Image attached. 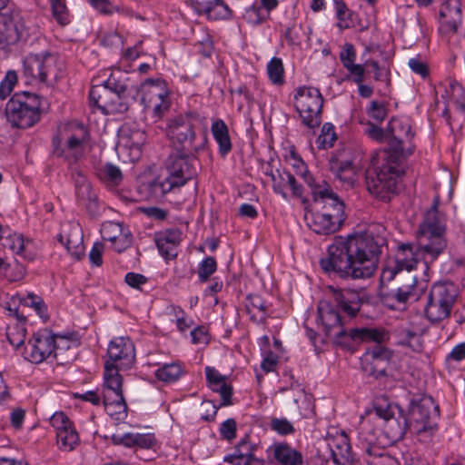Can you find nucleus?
<instances>
[{
  "label": "nucleus",
  "mask_w": 465,
  "mask_h": 465,
  "mask_svg": "<svg viewBox=\"0 0 465 465\" xmlns=\"http://www.w3.org/2000/svg\"><path fill=\"white\" fill-rule=\"evenodd\" d=\"M386 247L385 227L370 224L363 231L336 236L319 263L323 272H333L341 279H368L375 273Z\"/></svg>",
  "instance_id": "nucleus-1"
},
{
  "label": "nucleus",
  "mask_w": 465,
  "mask_h": 465,
  "mask_svg": "<svg viewBox=\"0 0 465 465\" xmlns=\"http://www.w3.org/2000/svg\"><path fill=\"white\" fill-rule=\"evenodd\" d=\"M420 259L424 261L426 267L431 262L430 257L420 249L419 240L416 248L411 243H402L398 247L394 261L382 270V281L398 279L401 282L392 294L397 302L403 303L411 299L416 301L425 292L427 283L419 282L416 276L410 273Z\"/></svg>",
  "instance_id": "nucleus-2"
},
{
  "label": "nucleus",
  "mask_w": 465,
  "mask_h": 465,
  "mask_svg": "<svg viewBox=\"0 0 465 465\" xmlns=\"http://www.w3.org/2000/svg\"><path fill=\"white\" fill-rule=\"evenodd\" d=\"M198 153L174 150V153L168 158L166 165L168 175L164 179L156 178L145 184L149 196L153 199H160L196 176L197 166L199 165Z\"/></svg>",
  "instance_id": "nucleus-3"
},
{
  "label": "nucleus",
  "mask_w": 465,
  "mask_h": 465,
  "mask_svg": "<svg viewBox=\"0 0 465 465\" xmlns=\"http://www.w3.org/2000/svg\"><path fill=\"white\" fill-rule=\"evenodd\" d=\"M362 302L361 292L351 289L334 292L333 302L321 301L318 304V321L325 334L330 337L345 324V317L340 313V310L349 318L355 317Z\"/></svg>",
  "instance_id": "nucleus-4"
},
{
  "label": "nucleus",
  "mask_w": 465,
  "mask_h": 465,
  "mask_svg": "<svg viewBox=\"0 0 465 465\" xmlns=\"http://www.w3.org/2000/svg\"><path fill=\"white\" fill-rule=\"evenodd\" d=\"M324 201L322 212L312 213L305 216L308 227L320 235L336 232L345 221L344 203L332 190L325 185L314 191Z\"/></svg>",
  "instance_id": "nucleus-5"
},
{
  "label": "nucleus",
  "mask_w": 465,
  "mask_h": 465,
  "mask_svg": "<svg viewBox=\"0 0 465 465\" xmlns=\"http://www.w3.org/2000/svg\"><path fill=\"white\" fill-rule=\"evenodd\" d=\"M128 84L122 79L121 72L111 73L102 84L93 85L89 92L91 106L104 114L123 113L128 109Z\"/></svg>",
  "instance_id": "nucleus-6"
},
{
  "label": "nucleus",
  "mask_w": 465,
  "mask_h": 465,
  "mask_svg": "<svg viewBox=\"0 0 465 465\" xmlns=\"http://www.w3.org/2000/svg\"><path fill=\"white\" fill-rule=\"evenodd\" d=\"M202 118L195 112L179 114L169 119L167 124L168 135L172 140L174 150H186L191 152L203 151L207 143V134H196L197 126Z\"/></svg>",
  "instance_id": "nucleus-7"
},
{
  "label": "nucleus",
  "mask_w": 465,
  "mask_h": 465,
  "mask_svg": "<svg viewBox=\"0 0 465 465\" xmlns=\"http://www.w3.org/2000/svg\"><path fill=\"white\" fill-rule=\"evenodd\" d=\"M403 173L401 161L390 155L381 156V164L374 163L366 171L368 191L382 201H389L396 193L397 179Z\"/></svg>",
  "instance_id": "nucleus-8"
},
{
  "label": "nucleus",
  "mask_w": 465,
  "mask_h": 465,
  "mask_svg": "<svg viewBox=\"0 0 465 465\" xmlns=\"http://www.w3.org/2000/svg\"><path fill=\"white\" fill-rule=\"evenodd\" d=\"M446 226L436 207L431 208L425 215L423 223L418 231V240L420 249L430 257V262L436 261L448 246L445 237Z\"/></svg>",
  "instance_id": "nucleus-9"
},
{
  "label": "nucleus",
  "mask_w": 465,
  "mask_h": 465,
  "mask_svg": "<svg viewBox=\"0 0 465 465\" xmlns=\"http://www.w3.org/2000/svg\"><path fill=\"white\" fill-rule=\"evenodd\" d=\"M40 100L33 93L15 94L5 104L6 121L14 128L26 129L40 120Z\"/></svg>",
  "instance_id": "nucleus-10"
},
{
  "label": "nucleus",
  "mask_w": 465,
  "mask_h": 465,
  "mask_svg": "<svg viewBox=\"0 0 465 465\" xmlns=\"http://www.w3.org/2000/svg\"><path fill=\"white\" fill-rule=\"evenodd\" d=\"M23 76L27 84L44 83L53 84L62 76L58 58L49 52L29 54L23 60Z\"/></svg>",
  "instance_id": "nucleus-11"
},
{
  "label": "nucleus",
  "mask_w": 465,
  "mask_h": 465,
  "mask_svg": "<svg viewBox=\"0 0 465 465\" xmlns=\"http://www.w3.org/2000/svg\"><path fill=\"white\" fill-rule=\"evenodd\" d=\"M440 415L439 406L432 398H423L411 406L410 417V430L416 434L421 442H428L438 430L436 418Z\"/></svg>",
  "instance_id": "nucleus-12"
},
{
  "label": "nucleus",
  "mask_w": 465,
  "mask_h": 465,
  "mask_svg": "<svg viewBox=\"0 0 465 465\" xmlns=\"http://www.w3.org/2000/svg\"><path fill=\"white\" fill-rule=\"evenodd\" d=\"M389 150L382 154L401 161L412 154L415 145L412 143L414 133L411 131V121L406 117H394L388 126Z\"/></svg>",
  "instance_id": "nucleus-13"
},
{
  "label": "nucleus",
  "mask_w": 465,
  "mask_h": 465,
  "mask_svg": "<svg viewBox=\"0 0 465 465\" xmlns=\"http://www.w3.org/2000/svg\"><path fill=\"white\" fill-rule=\"evenodd\" d=\"M295 108L302 124L310 129L318 127L322 123L323 97L318 88L299 87L294 94Z\"/></svg>",
  "instance_id": "nucleus-14"
},
{
  "label": "nucleus",
  "mask_w": 465,
  "mask_h": 465,
  "mask_svg": "<svg viewBox=\"0 0 465 465\" xmlns=\"http://www.w3.org/2000/svg\"><path fill=\"white\" fill-rule=\"evenodd\" d=\"M140 92L141 102L153 117L160 119L169 110L171 103L165 81L159 78L146 79L141 84Z\"/></svg>",
  "instance_id": "nucleus-15"
},
{
  "label": "nucleus",
  "mask_w": 465,
  "mask_h": 465,
  "mask_svg": "<svg viewBox=\"0 0 465 465\" xmlns=\"http://www.w3.org/2000/svg\"><path fill=\"white\" fill-rule=\"evenodd\" d=\"M455 297V290L451 285L445 283L434 284L429 293L425 306V314L429 321L438 322L449 317Z\"/></svg>",
  "instance_id": "nucleus-16"
},
{
  "label": "nucleus",
  "mask_w": 465,
  "mask_h": 465,
  "mask_svg": "<svg viewBox=\"0 0 465 465\" xmlns=\"http://www.w3.org/2000/svg\"><path fill=\"white\" fill-rule=\"evenodd\" d=\"M384 337L385 332L378 329L352 328L348 331L344 325L330 336L337 346L351 352L355 351L361 342L374 341L380 343L384 340Z\"/></svg>",
  "instance_id": "nucleus-17"
},
{
  "label": "nucleus",
  "mask_w": 465,
  "mask_h": 465,
  "mask_svg": "<svg viewBox=\"0 0 465 465\" xmlns=\"http://www.w3.org/2000/svg\"><path fill=\"white\" fill-rule=\"evenodd\" d=\"M59 344L55 336L47 329L35 332L25 348L26 359L33 363H41L50 356L57 359Z\"/></svg>",
  "instance_id": "nucleus-18"
},
{
  "label": "nucleus",
  "mask_w": 465,
  "mask_h": 465,
  "mask_svg": "<svg viewBox=\"0 0 465 465\" xmlns=\"http://www.w3.org/2000/svg\"><path fill=\"white\" fill-rule=\"evenodd\" d=\"M375 415L383 420V430L386 435L392 440H401L407 430H410L408 417L397 405L388 404L374 406Z\"/></svg>",
  "instance_id": "nucleus-19"
},
{
  "label": "nucleus",
  "mask_w": 465,
  "mask_h": 465,
  "mask_svg": "<svg viewBox=\"0 0 465 465\" xmlns=\"http://www.w3.org/2000/svg\"><path fill=\"white\" fill-rule=\"evenodd\" d=\"M50 423L56 433V443L59 450L71 451L79 444V435L69 418L63 412H54Z\"/></svg>",
  "instance_id": "nucleus-20"
},
{
  "label": "nucleus",
  "mask_w": 465,
  "mask_h": 465,
  "mask_svg": "<svg viewBox=\"0 0 465 465\" xmlns=\"http://www.w3.org/2000/svg\"><path fill=\"white\" fill-rule=\"evenodd\" d=\"M107 355L109 359L105 361V364L128 370L135 361L134 345L129 338L116 337L110 341Z\"/></svg>",
  "instance_id": "nucleus-21"
},
{
  "label": "nucleus",
  "mask_w": 465,
  "mask_h": 465,
  "mask_svg": "<svg viewBox=\"0 0 465 465\" xmlns=\"http://www.w3.org/2000/svg\"><path fill=\"white\" fill-rule=\"evenodd\" d=\"M87 138V131L84 126H79L76 133L71 134L61 147L62 141L56 136L53 138L54 154L57 157H64L69 163L77 162L84 153V144Z\"/></svg>",
  "instance_id": "nucleus-22"
},
{
  "label": "nucleus",
  "mask_w": 465,
  "mask_h": 465,
  "mask_svg": "<svg viewBox=\"0 0 465 465\" xmlns=\"http://www.w3.org/2000/svg\"><path fill=\"white\" fill-rule=\"evenodd\" d=\"M29 35V28L21 17L0 14V46L26 41Z\"/></svg>",
  "instance_id": "nucleus-23"
},
{
  "label": "nucleus",
  "mask_w": 465,
  "mask_h": 465,
  "mask_svg": "<svg viewBox=\"0 0 465 465\" xmlns=\"http://www.w3.org/2000/svg\"><path fill=\"white\" fill-rule=\"evenodd\" d=\"M391 359V352L386 348L376 344L369 349L361 358L362 371L369 376L378 379L386 375Z\"/></svg>",
  "instance_id": "nucleus-24"
},
{
  "label": "nucleus",
  "mask_w": 465,
  "mask_h": 465,
  "mask_svg": "<svg viewBox=\"0 0 465 465\" xmlns=\"http://www.w3.org/2000/svg\"><path fill=\"white\" fill-rule=\"evenodd\" d=\"M461 21L460 0H446L440 10V30L443 34H454Z\"/></svg>",
  "instance_id": "nucleus-25"
},
{
  "label": "nucleus",
  "mask_w": 465,
  "mask_h": 465,
  "mask_svg": "<svg viewBox=\"0 0 465 465\" xmlns=\"http://www.w3.org/2000/svg\"><path fill=\"white\" fill-rule=\"evenodd\" d=\"M281 465H302L303 456L286 441L273 442L267 450Z\"/></svg>",
  "instance_id": "nucleus-26"
},
{
  "label": "nucleus",
  "mask_w": 465,
  "mask_h": 465,
  "mask_svg": "<svg viewBox=\"0 0 465 465\" xmlns=\"http://www.w3.org/2000/svg\"><path fill=\"white\" fill-rule=\"evenodd\" d=\"M182 232L178 229L165 230L155 233V243L160 254L164 259H174L177 256V246L181 242Z\"/></svg>",
  "instance_id": "nucleus-27"
},
{
  "label": "nucleus",
  "mask_w": 465,
  "mask_h": 465,
  "mask_svg": "<svg viewBox=\"0 0 465 465\" xmlns=\"http://www.w3.org/2000/svg\"><path fill=\"white\" fill-rule=\"evenodd\" d=\"M331 458L337 465H355V460L347 435L341 433L328 443Z\"/></svg>",
  "instance_id": "nucleus-28"
},
{
  "label": "nucleus",
  "mask_w": 465,
  "mask_h": 465,
  "mask_svg": "<svg viewBox=\"0 0 465 465\" xmlns=\"http://www.w3.org/2000/svg\"><path fill=\"white\" fill-rule=\"evenodd\" d=\"M330 169L334 176L346 188H351L356 183L357 171L351 161H340L332 159L330 162Z\"/></svg>",
  "instance_id": "nucleus-29"
},
{
  "label": "nucleus",
  "mask_w": 465,
  "mask_h": 465,
  "mask_svg": "<svg viewBox=\"0 0 465 465\" xmlns=\"http://www.w3.org/2000/svg\"><path fill=\"white\" fill-rule=\"evenodd\" d=\"M120 368L111 364H104V390L103 398L104 401L111 400L114 395L124 396L122 391V376L119 374Z\"/></svg>",
  "instance_id": "nucleus-30"
},
{
  "label": "nucleus",
  "mask_w": 465,
  "mask_h": 465,
  "mask_svg": "<svg viewBox=\"0 0 465 465\" xmlns=\"http://www.w3.org/2000/svg\"><path fill=\"white\" fill-rule=\"evenodd\" d=\"M112 440L115 444H121L128 448L137 446L142 449H151L156 442L154 435L151 433L142 434L128 432L124 434H114Z\"/></svg>",
  "instance_id": "nucleus-31"
},
{
  "label": "nucleus",
  "mask_w": 465,
  "mask_h": 465,
  "mask_svg": "<svg viewBox=\"0 0 465 465\" xmlns=\"http://www.w3.org/2000/svg\"><path fill=\"white\" fill-rule=\"evenodd\" d=\"M211 131L213 136L219 145V153L222 156H226L232 150V143L229 135V130L222 119L213 122Z\"/></svg>",
  "instance_id": "nucleus-32"
},
{
  "label": "nucleus",
  "mask_w": 465,
  "mask_h": 465,
  "mask_svg": "<svg viewBox=\"0 0 465 465\" xmlns=\"http://www.w3.org/2000/svg\"><path fill=\"white\" fill-rule=\"evenodd\" d=\"M289 186L292 193L296 197H301L303 193L302 186L299 184L295 177L286 170H282L280 174V180L275 184V193L281 194V196L287 200L288 194L285 192V187Z\"/></svg>",
  "instance_id": "nucleus-33"
},
{
  "label": "nucleus",
  "mask_w": 465,
  "mask_h": 465,
  "mask_svg": "<svg viewBox=\"0 0 465 465\" xmlns=\"http://www.w3.org/2000/svg\"><path fill=\"white\" fill-rule=\"evenodd\" d=\"M246 311L251 315V319L262 323L266 320V306L262 298L257 294H250L246 299Z\"/></svg>",
  "instance_id": "nucleus-34"
},
{
  "label": "nucleus",
  "mask_w": 465,
  "mask_h": 465,
  "mask_svg": "<svg viewBox=\"0 0 465 465\" xmlns=\"http://www.w3.org/2000/svg\"><path fill=\"white\" fill-rule=\"evenodd\" d=\"M105 411L116 420H123L127 417V404L124 396L114 395L111 400L104 401L103 398Z\"/></svg>",
  "instance_id": "nucleus-35"
},
{
  "label": "nucleus",
  "mask_w": 465,
  "mask_h": 465,
  "mask_svg": "<svg viewBox=\"0 0 465 465\" xmlns=\"http://www.w3.org/2000/svg\"><path fill=\"white\" fill-rule=\"evenodd\" d=\"M0 240L5 248H8L16 254H22L25 245L21 234L13 232L9 227H3L0 232Z\"/></svg>",
  "instance_id": "nucleus-36"
},
{
  "label": "nucleus",
  "mask_w": 465,
  "mask_h": 465,
  "mask_svg": "<svg viewBox=\"0 0 465 465\" xmlns=\"http://www.w3.org/2000/svg\"><path fill=\"white\" fill-rule=\"evenodd\" d=\"M96 174L102 182L113 186L118 185L123 180L120 168L110 163L98 167Z\"/></svg>",
  "instance_id": "nucleus-37"
},
{
  "label": "nucleus",
  "mask_w": 465,
  "mask_h": 465,
  "mask_svg": "<svg viewBox=\"0 0 465 465\" xmlns=\"http://www.w3.org/2000/svg\"><path fill=\"white\" fill-rule=\"evenodd\" d=\"M205 15L210 20H228L232 16V9L223 0L208 2Z\"/></svg>",
  "instance_id": "nucleus-38"
},
{
  "label": "nucleus",
  "mask_w": 465,
  "mask_h": 465,
  "mask_svg": "<svg viewBox=\"0 0 465 465\" xmlns=\"http://www.w3.org/2000/svg\"><path fill=\"white\" fill-rule=\"evenodd\" d=\"M182 369L178 363H165L155 371V376L159 381L173 382L179 379Z\"/></svg>",
  "instance_id": "nucleus-39"
},
{
  "label": "nucleus",
  "mask_w": 465,
  "mask_h": 465,
  "mask_svg": "<svg viewBox=\"0 0 465 465\" xmlns=\"http://www.w3.org/2000/svg\"><path fill=\"white\" fill-rule=\"evenodd\" d=\"M74 231V234L70 233L67 237L65 248L73 257L80 260L84 255L83 237L76 228Z\"/></svg>",
  "instance_id": "nucleus-40"
},
{
  "label": "nucleus",
  "mask_w": 465,
  "mask_h": 465,
  "mask_svg": "<svg viewBox=\"0 0 465 465\" xmlns=\"http://www.w3.org/2000/svg\"><path fill=\"white\" fill-rule=\"evenodd\" d=\"M17 299L20 304L33 308L41 318L46 316L47 308L40 296L33 292H28L26 296L21 297L17 295Z\"/></svg>",
  "instance_id": "nucleus-41"
},
{
  "label": "nucleus",
  "mask_w": 465,
  "mask_h": 465,
  "mask_svg": "<svg viewBox=\"0 0 465 465\" xmlns=\"http://www.w3.org/2000/svg\"><path fill=\"white\" fill-rule=\"evenodd\" d=\"M53 17L61 25H68L70 20L69 11L64 0H50Z\"/></svg>",
  "instance_id": "nucleus-42"
},
{
  "label": "nucleus",
  "mask_w": 465,
  "mask_h": 465,
  "mask_svg": "<svg viewBox=\"0 0 465 465\" xmlns=\"http://www.w3.org/2000/svg\"><path fill=\"white\" fill-rule=\"evenodd\" d=\"M337 139L334 126L331 123H325L322 125L321 134L317 138V144L319 149L330 148L333 145Z\"/></svg>",
  "instance_id": "nucleus-43"
},
{
  "label": "nucleus",
  "mask_w": 465,
  "mask_h": 465,
  "mask_svg": "<svg viewBox=\"0 0 465 465\" xmlns=\"http://www.w3.org/2000/svg\"><path fill=\"white\" fill-rule=\"evenodd\" d=\"M283 64L280 58L273 57L267 64V74L269 79L274 84H281L283 83Z\"/></svg>",
  "instance_id": "nucleus-44"
},
{
  "label": "nucleus",
  "mask_w": 465,
  "mask_h": 465,
  "mask_svg": "<svg viewBox=\"0 0 465 465\" xmlns=\"http://www.w3.org/2000/svg\"><path fill=\"white\" fill-rule=\"evenodd\" d=\"M270 16L262 12V8L256 5H252L245 9L242 15L243 20L251 25H259L267 20Z\"/></svg>",
  "instance_id": "nucleus-45"
},
{
  "label": "nucleus",
  "mask_w": 465,
  "mask_h": 465,
  "mask_svg": "<svg viewBox=\"0 0 465 465\" xmlns=\"http://www.w3.org/2000/svg\"><path fill=\"white\" fill-rule=\"evenodd\" d=\"M293 160L294 162L292 166L296 172V174L300 175L304 180V182L312 189L313 193L316 189L323 188L321 185L315 184L314 178L308 172L305 163L301 158H293Z\"/></svg>",
  "instance_id": "nucleus-46"
},
{
  "label": "nucleus",
  "mask_w": 465,
  "mask_h": 465,
  "mask_svg": "<svg viewBox=\"0 0 465 465\" xmlns=\"http://www.w3.org/2000/svg\"><path fill=\"white\" fill-rule=\"evenodd\" d=\"M124 231L123 225L115 222H105L101 228V234L104 241H114Z\"/></svg>",
  "instance_id": "nucleus-47"
},
{
  "label": "nucleus",
  "mask_w": 465,
  "mask_h": 465,
  "mask_svg": "<svg viewBox=\"0 0 465 465\" xmlns=\"http://www.w3.org/2000/svg\"><path fill=\"white\" fill-rule=\"evenodd\" d=\"M270 429L281 436L291 435L295 431L293 425L285 418H272Z\"/></svg>",
  "instance_id": "nucleus-48"
},
{
  "label": "nucleus",
  "mask_w": 465,
  "mask_h": 465,
  "mask_svg": "<svg viewBox=\"0 0 465 465\" xmlns=\"http://www.w3.org/2000/svg\"><path fill=\"white\" fill-rule=\"evenodd\" d=\"M17 79L15 71L10 70L6 73L5 78L0 83V99L5 100L10 95L17 83Z\"/></svg>",
  "instance_id": "nucleus-49"
},
{
  "label": "nucleus",
  "mask_w": 465,
  "mask_h": 465,
  "mask_svg": "<svg viewBox=\"0 0 465 465\" xmlns=\"http://www.w3.org/2000/svg\"><path fill=\"white\" fill-rule=\"evenodd\" d=\"M217 263L213 257H206L199 264L198 276L202 282H206L209 277L216 271Z\"/></svg>",
  "instance_id": "nucleus-50"
},
{
  "label": "nucleus",
  "mask_w": 465,
  "mask_h": 465,
  "mask_svg": "<svg viewBox=\"0 0 465 465\" xmlns=\"http://www.w3.org/2000/svg\"><path fill=\"white\" fill-rule=\"evenodd\" d=\"M334 5L336 10V16L339 20L337 25L341 29L349 28L351 25V21L349 19V16L351 15L348 14V8L345 3L341 0H335Z\"/></svg>",
  "instance_id": "nucleus-51"
},
{
  "label": "nucleus",
  "mask_w": 465,
  "mask_h": 465,
  "mask_svg": "<svg viewBox=\"0 0 465 465\" xmlns=\"http://www.w3.org/2000/svg\"><path fill=\"white\" fill-rule=\"evenodd\" d=\"M212 391L218 392L221 396L220 406H230L232 405V387L227 384L226 381L220 383L219 385L209 386Z\"/></svg>",
  "instance_id": "nucleus-52"
},
{
  "label": "nucleus",
  "mask_w": 465,
  "mask_h": 465,
  "mask_svg": "<svg viewBox=\"0 0 465 465\" xmlns=\"http://www.w3.org/2000/svg\"><path fill=\"white\" fill-rule=\"evenodd\" d=\"M367 114L373 120L381 123L387 116V110L384 104L378 101H371L369 108L367 109Z\"/></svg>",
  "instance_id": "nucleus-53"
},
{
  "label": "nucleus",
  "mask_w": 465,
  "mask_h": 465,
  "mask_svg": "<svg viewBox=\"0 0 465 465\" xmlns=\"http://www.w3.org/2000/svg\"><path fill=\"white\" fill-rule=\"evenodd\" d=\"M365 133L372 140L377 142H386L389 144L388 129L383 130L372 123H368Z\"/></svg>",
  "instance_id": "nucleus-54"
},
{
  "label": "nucleus",
  "mask_w": 465,
  "mask_h": 465,
  "mask_svg": "<svg viewBox=\"0 0 465 465\" xmlns=\"http://www.w3.org/2000/svg\"><path fill=\"white\" fill-rule=\"evenodd\" d=\"M339 57L343 67L355 63L356 51L354 45L351 43H345L342 46Z\"/></svg>",
  "instance_id": "nucleus-55"
},
{
  "label": "nucleus",
  "mask_w": 465,
  "mask_h": 465,
  "mask_svg": "<svg viewBox=\"0 0 465 465\" xmlns=\"http://www.w3.org/2000/svg\"><path fill=\"white\" fill-rule=\"evenodd\" d=\"M408 65L414 74L420 75L422 78L429 75V67L420 56L409 59Z\"/></svg>",
  "instance_id": "nucleus-56"
},
{
  "label": "nucleus",
  "mask_w": 465,
  "mask_h": 465,
  "mask_svg": "<svg viewBox=\"0 0 465 465\" xmlns=\"http://www.w3.org/2000/svg\"><path fill=\"white\" fill-rule=\"evenodd\" d=\"M111 242L117 252H122L132 244L131 233L128 231H124L114 241H112Z\"/></svg>",
  "instance_id": "nucleus-57"
},
{
  "label": "nucleus",
  "mask_w": 465,
  "mask_h": 465,
  "mask_svg": "<svg viewBox=\"0 0 465 465\" xmlns=\"http://www.w3.org/2000/svg\"><path fill=\"white\" fill-rule=\"evenodd\" d=\"M124 281L130 287L142 291V286L144 285L148 280L141 273L127 272Z\"/></svg>",
  "instance_id": "nucleus-58"
},
{
  "label": "nucleus",
  "mask_w": 465,
  "mask_h": 465,
  "mask_svg": "<svg viewBox=\"0 0 465 465\" xmlns=\"http://www.w3.org/2000/svg\"><path fill=\"white\" fill-rule=\"evenodd\" d=\"M219 407L213 401H203L201 404L203 413L201 418L206 421L213 420L217 413Z\"/></svg>",
  "instance_id": "nucleus-59"
},
{
  "label": "nucleus",
  "mask_w": 465,
  "mask_h": 465,
  "mask_svg": "<svg viewBox=\"0 0 465 465\" xmlns=\"http://www.w3.org/2000/svg\"><path fill=\"white\" fill-rule=\"evenodd\" d=\"M359 435L366 442V452L371 456L373 455L371 444L375 440L374 429L367 430L365 428V421H362Z\"/></svg>",
  "instance_id": "nucleus-60"
},
{
  "label": "nucleus",
  "mask_w": 465,
  "mask_h": 465,
  "mask_svg": "<svg viewBox=\"0 0 465 465\" xmlns=\"http://www.w3.org/2000/svg\"><path fill=\"white\" fill-rule=\"evenodd\" d=\"M221 435L231 440L236 437V421L233 419H228L223 421L220 428Z\"/></svg>",
  "instance_id": "nucleus-61"
},
{
  "label": "nucleus",
  "mask_w": 465,
  "mask_h": 465,
  "mask_svg": "<svg viewBox=\"0 0 465 465\" xmlns=\"http://www.w3.org/2000/svg\"><path fill=\"white\" fill-rule=\"evenodd\" d=\"M89 4L104 15L113 14L116 8L109 0H88Z\"/></svg>",
  "instance_id": "nucleus-62"
},
{
  "label": "nucleus",
  "mask_w": 465,
  "mask_h": 465,
  "mask_svg": "<svg viewBox=\"0 0 465 465\" xmlns=\"http://www.w3.org/2000/svg\"><path fill=\"white\" fill-rule=\"evenodd\" d=\"M344 68L352 75L353 81L360 84L363 82L365 74V65L357 64L355 63L351 64Z\"/></svg>",
  "instance_id": "nucleus-63"
},
{
  "label": "nucleus",
  "mask_w": 465,
  "mask_h": 465,
  "mask_svg": "<svg viewBox=\"0 0 465 465\" xmlns=\"http://www.w3.org/2000/svg\"><path fill=\"white\" fill-rule=\"evenodd\" d=\"M104 252V244L102 242H94L93 248L89 252L90 262L95 265L100 266L103 263L102 254Z\"/></svg>",
  "instance_id": "nucleus-64"
}]
</instances>
